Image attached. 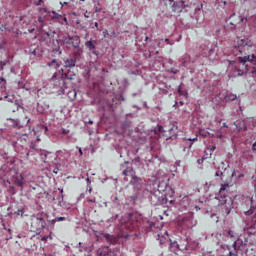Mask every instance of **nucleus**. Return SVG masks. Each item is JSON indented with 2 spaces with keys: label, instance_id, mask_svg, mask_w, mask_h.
Returning <instances> with one entry per match:
<instances>
[{
  "label": "nucleus",
  "instance_id": "nucleus-1",
  "mask_svg": "<svg viewBox=\"0 0 256 256\" xmlns=\"http://www.w3.org/2000/svg\"><path fill=\"white\" fill-rule=\"evenodd\" d=\"M253 46L249 44V40H240L238 46H234L232 49L233 55L239 59L235 64L234 77H243L247 73H251L253 77H256V56L250 55Z\"/></svg>",
  "mask_w": 256,
  "mask_h": 256
},
{
  "label": "nucleus",
  "instance_id": "nucleus-2",
  "mask_svg": "<svg viewBox=\"0 0 256 256\" xmlns=\"http://www.w3.org/2000/svg\"><path fill=\"white\" fill-rule=\"evenodd\" d=\"M0 179L4 181V184L10 185V189H15L14 186L11 185V182L14 181L17 187H22L25 185V178L23 174L17 173L15 169H10L9 166L3 165L0 168Z\"/></svg>",
  "mask_w": 256,
  "mask_h": 256
},
{
  "label": "nucleus",
  "instance_id": "nucleus-3",
  "mask_svg": "<svg viewBox=\"0 0 256 256\" xmlns=\"http://www.w3.org/2000/svg\"><path fill=\"white\" fill-rule=\"evenodd\" d=\"M227 191H229V184H222L219 190V195L215 197L218 202V207L222 211V215H229L231 213V209H233V198L226 195Z\"/></svg>",
  "mask_w": 256,
  "mask_h": 256
},
{
  "label": "nucleus",
  "instance_id": "nucleus-4",
  "mask_svg": "<svg viewBox=\"0 0 256 256\" xmlns=\"http://www.w3.org/2000/svg\"><path fill=\"white\" fill-rule=\"evenodd\" d=\"M248 21L247 17L234 13L228 18L227 27L234 33H243Z\"/></svg>",
  "mask_w": 256,
  "mask_h": 256
},
{
  "label": "nucleus",
  "instance_id": "nucleus-5",
  "mask_svg": "<svg viewBox=\"0 0 256 256\" xmlns=\"http://www.w3.org/2000/svg\"><path fill=\"white\" fill-rule=\"evenodd\" d=\"M83 230L86 231L89 235H95L97 240L99 239H104L106 243H109L110 245H117L119 243V240L121 239V234H109L107 232H98L95 231L94 229H91V227L85 225L83 227Z\"/></svg>",
  "mask_w": 256,
  "mask_h": 256
},
{
  "label": "nucleus",
  "instance_id": "nucleus-6",
  "mask_svg": "<svg viewBox=\"0 0 256 256\" xmlns=\"http://www.w3.org/2000/svg\"><path fill=\"white\" fill-rule=\"evenodd\" d=\"M52 82L58 89H67V80L61 73H54L52 76Z\"/></svg>",
  "mask_w": 256,
  "mask_h": 256
},
{
  "label": "nucleus",
  "instance_id": "nucleus-7",
  "mask_svg": "<svg viewBox=\"0 0 256 256\" xmlns=\"http://www.w3.org/2000/svg\"><path fill=\"white\" fill-rule=\"evenodd\" d=\"M64 43L66 45H71L74 49H79V46L81 45V38L78 35L67 36L64 38Z\"/></svg>",
  "mask_w": 256,
  "mask_h": 256
},
{
  "label": "nucleus",
  "instance_id": "nucleus-8",
  "mask_svg": "<svg viewBox=\"0 0 256 256\" xmlns=\"http://www.w3.org/2000/svg\"><path fill=\"white\" fill-rule=\"evenodd\" d=\"M62 76L66 78V81H73L77 77V72L73 71V68H70L67 73H62Z\"/></svg>",
  "mask_w": 256,
  "mask_h": 256
},
{
  "label": "nucleus",
  "instance_id": "nucleus-9",
  "mask_svg": "<svg viewBox=\"0 0 256 256\" xmlns=\"http://www.w3.org/2000/svg\"><path fill=\"white\" fill-rule=\"evenodd\" d=\"M77 63V58H67L64 62V67L66 69H73Z\"/></svg>",
  "mask_w": 256,
  "mask_h": 256
},
{
  "label": "nucleus",
  "instance_id": "nucleus-10",
  "mask_svg": "<svg viewBox=\"0 0 256 256\" xmlns=\"http://www.w3.org/2000/svg\"><path fill=\"white\" fill-rule=\"evenodd\" d=\"M54 13V16L52 17V19H56L58 21V23H60L61 25H68V22H67V17L61 15V14H57L55 12Z\"/></svg>",
  "mask_w": 256,
  "mask_h": 256
},
{
  "label": "nucleus",
  "instance_id": "nucleus-11",
  "mask_svg": "<svg viewBox=\"0 0 256 256\" xmlns=\"http://www.w3.org/2000/svg\"><path fill=\"white\" fill-rule=\"evenodd\" d=\"M96 45L97 40H89L85 42V46L87 47V49H89V51H95V49H97Z\"/></svg>",
  "mask_w": 256,
  "mask_h": 256
},
{
  "label": "nucleus",
  "instance_id": "nucleus-12",
  "mask_svg": "<svg viewBox=\"0 0 256 256\" xmlns=\"http://www.w3.org/2000/svg\"><path fill=\"white\" fill-rule=\"evenodd\" d=\"M169 241L172 253H177V251H181V248L179 247V243H177V241H173L171 239Z\"/></svg>",
  "mask_w": 256,
  "mask_h": 256
},
{
  "label": "nucleus",
  "instance_id": "nucleus-13",
  "mask_svg": "<svg viewBox=\"0 0 256 256\" xmlns=\"http://www.w3.org/2000/svg\"><path fill=\"white\" fill-rule=\"evenodd\" d=\"M244 232L247 235H255V233H256L255 225L245 226L244 227Z\"/></svg>",
  "mask_w": 256,
  "mask_h": 256
},
{
  "label": "nucleus",
  "instance_id": "nucleus-14",
  "mask_svg": "<svg viewBox=\"0 0 256 256\" xmlns=\"http://www.w3.org/2000/svg\"><path fill=\"white\" fill-rule=\"evenodd\" d=\"M184 223H191L193 221V213H188L182 217Z\"/></svg>",
  "mask_w": 256,
  "mask_h": 256
},
{
  "label": "nucleus",
  "instance_id": "nucleus-15",
  "mask_svg": "<svg viewBox=\"0 0 256 256\" xmlns=\"http://www.w3.org/2000/svg\"><path fill=\"white\" fill-rule=\"evenodd\" d=\"M233 248H234V251H235V253H237L238 254V256H239V251H241V241H234L233 242Z\"/></svg>",
  "mask_w": 256,
  "mask_h": 256
},
{
  "label": "nucleus",
  "instance_id": "nucleus-16",
  "mask_svg": "<svg viewBox=\"0 0 256 256\" xmlns=\"http://www.w3.org/2000/svg\"><path fill=\"white\" fill-rule=\"evenodd\" d=\"M20 137V143H27V139H29V136L27 133L19 132Z\"/></svg>",
  "mask_w": 256,
  "mask_h": 256
},
{
  "label": "nucleus",
  "instance_id": "nucleus-17",
  "mask_svg": "<svg viewBox=\"0 0 256 256\" xmlns=\"http://www.w3.org/2000/svg\"><path fill=\"white\" fill-rule=\"evenodd\" d=\"M49 67H52L53 69H59V67L61 66L59 64V62H57V60H52L50 63H48Z\"/></svg>",
  "mask_w": 256,
  "mask_h": 256
},
{
  "label": "nucleus",
  "instance_id": "nucleus-18",
  "mask_svg": "<svg viewBox=\"0 0 256 256\" xmlns=\"http://www.w3.org/2000/svg\"><path fill=\"white\" fill-rule=\"evenodd\" d=\"M8 121H12V127H18V129H23V127L20 125L19 120L8 119Z\"/></svg>",
  "mask_w": 256,
  "mask_h": 256
},
{
  "label": "nucleus",
  "instance_id": "nucleus-19",
  "mask_svg": "<svg viewBox=\"0 0 256 256\" xmlns=\"http://www.w3.org/2000/svg\"><path fill=\"white\" fill-rule=\"evenodd\" d=\"M224 235L233 239V237H235V232H233L232 230H226L224 231Z\"/></svg>",
  "mask_w": 256,
  "mask_h": 256
},
{
  "label": "nucleus",
  "instance_id": "nucleus-20",
  "mask_svg": "<svg viewBox=\"0 0 256 256\" xmlns=\"http://www.w3.org/2000/svg\"><path fill=\"white\" fill-rule=\"evenodd\" d=\"M132 174H133V169L131 168H127L122 172V175H124V177H129V175H132Z\"/></svg>",
  "mask_w": 256,
  "mask_h": 256
},
{
  "label": "nucleus",
  "instance_id": "nucleus-21",
  "mask_svg": "<svg viewBox=\"0 0 256 256\" xmlns=\"http://www.w3.org/2000/svg\"><path fill=\"white\" fill-rule=\"evenodd\" d=\"M226 249H228L229 253L223 256H239L237 252L231 251V248H229V246H226Z\"/></svg>",
  "mask_w": 256,
  "mask_h": 256
},
{
  "label": "nucleus",
  "instance_id": "nucleus-22",
  "mask_svg": "<svg viewBox=\"0 0 256 256\" xmlns=\"http://www.w3.org/2000/svg\"><path fill=\"white\" fill-rule=\"evenodd\" d=\"M50 169L52 170V172L57 175V173H59V165L54 164L53 166L50 167Z\"/></svg>",
  "mask_w": 256,
  "mask_h": 256
},
{
  "label": "nucleus",
  "instance_id": "nucleus-23",
  "mask_svg": "<svg viewBox=\"0 0 256 256\" xmlns=\"http://www.w3.org/2000/svg\"><path fill=\"white\" fill-rule=\"evenodd\" d=\"M158 241H159L160 245H164L165 244V236L163 234H158Z\"/></svg>",
  "mask_w": 256,
  "mask_h": 256
},
{
  "label": "nucleus",
  "instance_id": "nucleus-24",
  "mask_svg": "<svg viewBox=\"0 0 256 256\" xmlns=\"http://www.w3.org/2000/svg\"><path fill=\"white\" fill-rule=\"evenodd\" d=\"M97 1H99V0H97ZM101 3H97V5L95 6V13H101Z\"/></svg>",
  "mask_w": 256,
  "mask_h": 256
},
{
  "label": "nucleus",
  "instance_id": "nucleus-25",
  "mask_svg": "<svg viewBox=\"0 0 256 256\" xmlns=\"http://www.w3.org/2000/svg\"><path fill=\"white\" fill-rule=\"evenodd\" d=\"M49 155H51V153H42V159H44L43 160L44 163H47L49 161L47 160V157H49Z\"/></svg>",
  "mask_w": 256,
  "mask_h": 256
},
{
  "label": "nucleus",
  "instance_id": "nucleus-26",
  "mask_svg": "<svg viewBox=\"0 0 256 256\" xmlns=\"http://www.w3.org/2000/svg\"><path fill=\"white\" fill-rule=\"evenodd\" d=\"M212 221H214V223H219V216H217V214H213L211 216Z\"/></svg>",
  "mask_w": 256,
  "mask_h": 256
},
{
  "label": "nucleus",
  "instance_id": "nucleus-27",
  "mask_svg": "<svg viewBox=\"0 0 256 256\" xmlns=\"http://www.w3.org/2000/svg\"><path fill=\"white\" fill-rule=\"evenodd\" d=\"M79 251L83 252V251H87V247L83 246V243L79 242Z\"/></svg>",
  "mask_w": 256,
  "mask_h": 256
},
{
  "label": "nucleus",
  "instance_id": "nucleus-28",
  "mask_svg": "<svg viewBox=\"0 0 256 256\" xmlns=\"http://www.w3.org/2000/svg\"><path fill=\"white\" fill-rule=\"evenodd\" d=\"M25 213V209H19L17 212H15L16 215H21L23 217V214Z\"/></svg>",
  "mask_w": 256,
  "mask_h": 256
},
{
  "label": "nucleus",
  "instance_id": "nucleus-29",
  "mask_svg": "<svg viewBox=\"0 0 256 256\" xmlns=\"http://www.w3.org/2000/svg\"><path fill=\"white\" fill-rule=\"evenodd\" d=\"M37 221L40 225H44L45 223V219H43V217H37Z\"/></svg>",
  "mask_w": 256,
  "mask_h": 256
},
{
  "label": "nucleus",
  "instance_id": "nucleus-30",
  "mask_svg": "<svg viewBox=\"0 0 256 256\" xmlns=\"http://www.w3.org/2000/svg\"><path fill=\"white\" fill-rule=\"evenodd\" d=\"M38 21L41 23L40 29H43V23H45V19L43 17H39Z\"/></svg>",
  "mask_w": 256,
  "mask_h": 256
},
{
  "label": "nucleus",
  "instance_id": "nucleus-31",
  "mask_svg": "<svg viewBox=\"0 0 256 256\" xmlns=\"http://www.w3.org/2000/svg\"><path fill=\"white\" fill-rule=\"evenodd\" d=\"M103 37H104L105 39H107V37H109V31L104 30V31H103Z\"/></svg>",
  "mask_w": 256,
  "mask_h": 256
},
{
  "label": "nucleus",
  "instance_id": "nucleus-32",
  "mask_svg": "<svg viewBox=\"0 0 256 256\" xmlns=\"http://www.w3.org/2000/svg\"><path fill=\"white\" fill-rule=\"evenodd\" d=\"M54 221H55V222H57V221H65V217H56V218L54 219Z\"/></svg>",
  "mask_w": 256,
  "mask_h": 256
},
{
  "label": "nucleus",
  "instance_id": "nucleus-33",
  "mask_svg": "<svg viewBox=\"0 0 256 256\" xmlns=\"http://www.w3.org/2000/svg\"><path fill=\"white\" fill-rule=\"evenodd\" d=\"M40 129H42L44 131V133H47V131H49L47 126H40Z\"/></svg>",
  "mask_w": 256,
  "mask_h": 256
},
{
  "label": "nucleus",
  "instance_id": "nucleus-34",
  "mask_svg": "<svg viewBox=\"0 0 256 256\" xmlns=\"http://www.w3.org/2000/svg\"><path fill=\"white\" fill-rule=\"evenodd\" d=\"M221 175H223V171L218 170V171L216 172V177H221Z\"/></svg>",
  "mask_w": 256,
  "mask_h": 256
},
{
  "label": "nucleus",
  "instance_id": "nucleus-35",
  "mask_svg": "<svg viewBox=\"0 0 256 256\" xmlns=\"http://www.w3.org/2000/svg\"><path fill=\"white\" fill-rule=\"evenodd\" d=\"M40 13H47V8H40Z\"/></svg>",
  "mask_w": 256,
  "mask_h": 256
},
{
  "label": "nucleus",
  "instance_id": "nucleus-36",
  "mask_svg": "<svg viewBox=\"0 0 256 256\" xmlns=\"http://www.w3.org/2000/svg\"><path fill=\"white\" fill-rule=\"evenodd\" d=\"M94 27H96L97 31H101V29H99V23L95 22Z\"/></svg>",
  "mask_w": 256,
  "mask_h": 256
},
{
  "label": "nucleus",
  "instance_id": "nucleus-37",
  "mask_svg": "<svg viewBox=\"0 0 256 256\" xmlns=\"http://www.w3.org/2000/svg\"><path fill=\"white\" fill-rule=\"evenodd\" d=\"M43 3V0H38V2H36L37 7H39V5H41Z\"/></svg>",
  "mask_w": 256,
  "mask_h": 256
},
{
  "label": "nucleus",
  "instance_id": "nucleus-38",
  "mask_svg": "<svg viewBox=\"0 0 256 256\" xmlns=\"http://www.w3.org/2000/svg\"><path fill=\"white\" fill-rule=\"evenodd\" d=\"M69 93H72V94H73L74 99H75V97H77V92H76L75 90H73L72 92H69Z\"/></svg>",
  "mask_w": 256,
  "mask_h": 256
},
{
  "label": "nucleus",
  "instance_id": "nucleus-39",
  "mask_svg": "<svg viewBox=\"0 0 256 256\" xmlns=\"http://www.w3.org/2000/svg\"><path fill=\"white\" fill-rule=\"evenodd\" d=\"M252 150L253 151H256V141L253 143V145H252Z\"/></svg>",
  "mask_w": 256,
  "mask_h": 256
},
{
  "label": "nucleus",
  "instance_id": "nucleus-40",
  "mask_svg": "<svg viewBox=\"0 0 256 256\" xmlns=\"http://www.w3.org/2000/svg\"><path fill=\"white\" fill-rule=\"evenodd\" d=\"M222 127H225L226 129H229V126L225 122L223 123Z\"/></svg>",
  "mask_w": 256,
  "mask_h": 256
},
{
  "label": "nucleus",
  "instance_id": "nucleus-41",
  "mask_svg": "<svg viewBox=\"0 0 256 256\" xmlns=\"http://www.w3.org/2000/svg\"><path fill=\"white\" fill-rule=\"evenodd\" d=\"M185 63H187V60H182V67H185Z\"/></svg>",
  "mask_w": 256,
  "mask_h": 256
},
{
  "label": "nucleus",
  "instance_id": "nucleus-42",
  "mask_svg": "<svg viewBox=\"0 0 256 256\" xmlns=\"http://www.w3.org/2000/svg\"><path fill=\"white\" fill-rule=\"evenodd\" d=\"M30 148H31V149H35V144H34V143H31Z\"/></svg>",
  "mask_w": 256,
  "mask_h": 256
},
{
  "label": "nucleus",
  "instance_id": "nucleus-43",
  "mask_svg": "<svg viewBox=\"0 0 256 256\" xmlns=\"http://www.w3.org/2000/svg\"><path fill=\"white\" fill-rule=\"evenodd\" d=\"M130 221H133V214H129Z\"/></svg>",
  "mask_w": 256,
  "mask_h": 256
},
{
  "label": "nucleus",
  "instance_id": "nucleus-44",
  "mask_svg": "<svg viewBox=\"0 0 256 256\" xmlns=\"http://www.w3.org/2000/svg\"><path fill=\"white\" fill-rule=\"evenodd\" d=\"M164 235H166L167 237L169 236V232L167 230L164 231Z\"/></svg>",
  "mask_w": 256,
  "mask_h": 256
},
{
  "label": "nucleus",
  "instance_id": "nucleus-45",
  "mask_svg": "<svg viewBox=\"0 0 256 256\" xmlns=\"http://www.w3.org/2000/svg\"><path fill=\"white\" fill-rule=\"evenodd\" d=\"M90 203H95V199H89L88 200Z\"/></svg>",
  "mask_w": 256,
  "mask_h": 256
},
{
  "label": "nucleus",
  "instance_id": "nucleus-46",
  "mask_svg": "<svg viewBox=\"0 0 256 256\" xmlns=\"http://www.w3.org/2000/svg\"><path fill=\"white\" fill-rule=\"evenodd\" d=\"M25 119H26V124L29 123V121H31L28 117H26Z\"/></svg>",
  "mask_w": 256,
  "mask_h": 256
},
{
  "label": "nucleus",
  "instance_id": "nucleus-47",
  "mask_svg": "<svg viewBox=\"0 0 256 256\" xmlns=\"http://www.w3.org/2000/svg\"><path fill=\"white\" fill-rule=\"evenodd\" d=\"M216 147L215 146H212L211 147V151H215Z\"/></svg>",
  "mask_w": 256,
  "mask_h": 256
},
{
  "label": "nucleus",
  "instance_id": "nucleus-48",
  "mask_svg": "<svg viewBox=\"0 0 256 256\" xmlns=\"http://www.w3.org/2000/svg\"><path fill=\"white\" fill-rule=\"evenodd\" d=\"M60 5H67V2H60Z\"/></svg>",
  "mask_w": 256,
  "mask_h": 256
},
{
  "label": "nucleus",
  "instance_id": "nucleus-49",
  "mask_svg": "<svg viewBox=\"0 0 256 256\" xmlns=\"http://www.w3.org/2000/svg\"><path fill=\"white\" fill-rule=\"evenodd\" d=\"M80 155H83V150L79 149Z\"/></svg>",
  "mask_w": 256,
  "mask_h": 256
},
{
  "label": "nucleus",
  "instance_id": "nucleus-50",
  "mask_svg": "<svg viewBox=\"0 0 256 256\" xmlns=\"http://www.w3.org/2000/svg\"><path fill=\"white\" fill-rule=\"evenodd\" d=\"M42 241H47V237H43V238H42Z\"/></svg>",
  "mask_w": 256,
  "mask_h": 256
},
{
  "label": "nucleus",
  "instance_id": "nucleus-51",
  "mask_svg": "<svg viewBox=\"0 0 256 256\" xmlns=\"http://www.w3.org/2000/svg\"><path fill=\"white\" fill-rule=\"evenodd\" d=\"M221 165H222V167H225V163L224 162H221Z\"/></svg>",
  "mask_w": 256,
  "mask_h": 256
},
{
  "label": "nucleus",
  "instance_id": "nucleus-52",
  "mask_svg": "<svg viewBox=\"0 0 256 256\" xmlns=\"http://www.w3.org/2000/svg\"><path fill=\"white\" fill-rule=\"evenodd\" d=\"M33 31H35V29L29 30L30 33H33Z\"/></svg>",
  "mask_w": 256,
  "mask_h": 256
},
{
  "label": "nucleus",
  "instance_id": "nucleus-53",
  "mask_svg": "<svg viewBox=\"0 0 256 256\" xmlns=\"http://www.w3.org/2000/svg\"><path fill=\"white\" fill-rule=\"evenodd\" d=\"M165 41H166V43H169V39L168 38H166Z\"/></svg>",
  "mask_w": 256,
  "mask_h": 256
},
{
  "label": "nucleus",
  "instance_id": "nucleus-54",
  "mask_svg": "<svg viewBox=\"0 0 256 256\" xmlns=\"http://www.w3.org/2000/svg\"><path fill=\"white\" fill-rule=\"evenodd\" d=\"M24 87H25L26 91H29V88H27L26 85H24Z\"/></svg>",
  "mask_w": 256,
  "mask_h": 256
},
{
  "label": "nucleus",
  "instance_id": "nucleus-55",
  "mask_svg": "<svg viewBox=\"0 0 256 256\" xmlns=\"http://www.w3.org/2000/svg\"><path fill=\"white\" fill-rule=\"evenodd\" d=\"M37 141H41V139L39 138V136H37Z\"/></svg>",
  "mask_w": 256,
  "mask_h": 256
},
{
  "label": "nucleus",
  "instance_id": "nucleus-56",
  "mask_svg": "<svg viewBox=\"0 0 256 256\" xmlns=\"http://www.w3.org/2000/svg\"><path fill=\"white\" fill-rule=\"evenodd\" d=\"M94 55H97V52L96 51H93Z\"/></svg>",
  "mask_w": 256,
  "mask_h": 256
},
{
  "label": "nucleus",
  "instance_id": "nucleus-57",
  "mask_svg": "<svg viewBox=\"0 0 256 256\" xmlns=\"http://www.w3.org/2000/svg\"><path fill=\"white\" fill-rule=\"evenodd\" d=\"M178 92L181 93V88L178 89Z\"/></svg>",
  "mask_w": 256,
  "mask_h": 256
},
{
  "label": "nucleus",
  "instance_id": "nucleus-58",
  "mask_svg": "<svg viewBox=\"0 0 256 256\" xmlns=\"http://www.w3.org/2000/svg\"><path fill=\"white\" fill-rule=\"evenodd\" d=\"M34 135H37V131L34 130Z\"/></svg>",
  "mask_w": 256,
  "mask_h": 256
},
{
  "label": "nucleus",
  "instance_id": "nucleus-59",
  "mask_svg": "<svg viewBox=\"0 0 256 256\" xmlns=\"http://www.w3.org/2000/svg\"><path fill=\"white\" fill-rule=\"evenodd\" d=\"M32 53H33V55H35V50H33V52H32Z\"/></svg>",
  "mask_w": 256,
  "mask_h": 256
},
{
  "label": "nucleus",
  "instance_id": "nucleus-60",
  "mask_svg": "<svg viewBox=\"0 0 256 256\" xmlns=\"http://www.w3.org/2000/svg\"><path fill=\"white\" fill-rule=\"evenodd\" d=\"M221 121H222L221 119H220V120H218V123H221Z\"/></svg>",
  "mask_w": 256,
  "mask_h": 256
},
{
  "label": "nucleus",
  "instance_id": "nucleus-61",
  "mask_svg": "<svg viewBox=\"0 0 256 256\" xmlns=\"http://www.w3.org/2000/svg\"><path fill=\"white\" fill-rule=\"evenodd\" d=\"M200 133H201L202 135H205V134L203 133V131H201Z\"/></svg>",
  "mask_w": 256,
  "mask_h": 256
},
{
  "label": "nucleus",
  "instance_id": "nucleus-62",
  "mask_svg": "<svg viewBox=\"0 0 256 256\" xmlns=\"http://www.w3.org/2000/svg\"><path fill=\"white\" fill-rule=\"evenodd\" d=\"M193 141H197V138H194Z\"/></svg>",
  "mask_w": 256,
  "mask_h": 256
},
{
  "label": "nucleus",
  "instance_id": "nucleus-63",
  "mask_svg": "<svg viewBox=\"0 0 256 256\" xmlns=\"http://www.w3.org/2000/svg\"><path fill=\"white\" fill-rule=\"evenodd\" d=\"M60 192L63 193V189H60Z\"/></svg>",
  "mask_w": 256,
  "mask_h": 256
},
{
  "label": "nucleus",
  "instance_id": "nucleus-64",
  "mask_svg": "<svg viewBox=\"0 0 256 256\" xmlns=\"http://www.w3.org/2000/svg\"><path fill=\"white\" fill-rule=\"evenodd\" d=\"M91 191H92V190L90 189V190H89V193H91Z\"/></svg>",
  "mask_w": 256,
  "mask_h": 256
}]
</instances>
